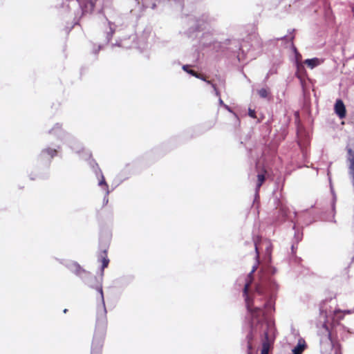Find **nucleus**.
Listing matches in <instances>:
<instances>
[{
  "label": "nucleus",
  "instance_id": "1",
  "mask_svg": "<svg viewBox=\"0 0 354 354\" xmlns=\"http://www.w3.org/2000/svg\"><path fill=\"white\" fill-rule=\"evenodd\" d=\"M249 282L243 288V297L248 310L246 319L252 330H257L260 324L266 319H272L270 315L274 310V303L279 290V285L272 279L263 280L255 287L253 292H249Z\"/></svg>",
  "mask_w": 354,
  "mask_h": 354
},
{
  "label": "nucleus",
  "instance_id": "2",
  "mask_svg": "<svg viewBox=\"0 0 354 354\" xmlns=\"http://www.w3.org/2000/svg\"><path fill=\"white\" fill-rule=\"evenodd\" d=\"M342 313V310L337 308L336 301L334 299L324 300L319 305V315L316 326L318 334L320 335V344L325 349L331 348V335L335 323H330L329 319L333 315Z\"/></svg>",
  "mask_w": 354,
  "mask_h": 354
},
{
  "label": "nucleus",
  "instance_id": "3",
  "mask_svg": "<svg viewBox=\"0 0 354 354\" xmlns=\"http://www.w3.org/2000/svg\"><path fill=\"white\" fill-rule=\"evenodd\" d=\"M68 269L76 275L81 277L84 279L85 283L92 288L95 289L100 295V304L97 305V325L98 327L102 326V329L96 330L94 336L97 334L100 336L103 332L105 334L104 326L106 321V309L104 303L102 285L98 281L95 277L91 276L90 273L86 272L76 262L68 261L66 264Z\"/></svg>",
  "mask_w": 354,
  "mask_h": 354
},
{
  "label": "nucleus",
  "instance_id": "4",
  "mask_svg": "<svg viewBox=\"0 0 354 354\" xmlns=\"http://www.w3.org/2000/svg\"><path fill=\"white\" fill-rule=\"evenodd\" d=\"M257 330H252L250 328V332L247 335L248 348H252L251 340L253 339L254 334L259 333L263 338L262 349L261 354H268L270 344L269 338L274 333V322L273 319H266L265 323H260Z\"/></svg>",
  "mask_w": 354,
  "mask_h": 354
},
{
  "label": "nucleus",
  "instance_id": "5",
  "mask_svg": "<svg viewBox=\"0 0 354 354\" xmlns=\"http://www.w3.org/2000/svg\"><path fill=\"white\" fill-rule=\"evenodd\" d=\"M214 21L215 18L209 16L208 14H203L196 19L189 17L188 25L190 28L186 32V34L189 37H192L195 32H200L209 27L210 28Z\"/></svg>",
  "mask_w": 354,
  "mask_h": 354
},
{
  "label": "nucleus",
  "instance_id": "6",
  "mask_svg": "<svg viewBox=\"0 0 354 354\" xmlns=\"http://www.w3.org/2000/svg\"><path fill=\"white\" fill-rule=\"evenodd\" d=\"M50 133L57 136L66 143L73 151L79 153L82 149L81 144L72 136L64 132L59 124H57L50 131Z\"/></svg>",
  "mask_w": 354,
  "mask_h": 354
},
{
  "label": "nucleus",
  "instance_id": "7",
  "mask_svg": "<svg viewBox=\"0 0 354 354\" xmlns=\"http://www.w3.org/2000/svg\"><path fill=\"white\" fill-rule=\"evenodd\" d=\"M90 164L92 166L93 171L95 173L96 176H100L101 177V179L99 180L98 185L100 186H104V187L106 189V196L104 197L103 203H104V205H106L109 202L108 195L109 194V191L108 189V185L106 183L104 177L102 173V171L98 167L97 164L94 162V161L91 162Z\"/></svg>",
  "mask_w": 354,
  "mask_h": 354
},
{
  "label": "nucleus",
  "instance_id": "8",
  "mask_svg": "<svg viewBox=\"0 0 354 354\" xmlns=\"http://www.w3.org/2000/svg\"><path fill=\"white\" fill-rule=\"evenodd\" d=\"M104 339V333L98 336L97 334L93 337V340L91 346V354H100Z\"/></svg>",
  "mask_w": 354,
  "mask_h": 354
},
{
  "label": "nucleus",
  "instance_id": "9",
  "mask_svg": "<svg viewBox=\"0 0 354 354\" xmlns=\"http://www.w3.org/2000/svg\"><path fill=\"white\" fill-rule=\"evenodd\" d=\"M77 3L82 9V14L91 12L95 7V3L91 0H80Z\"/></svg>",
  "mask_w": 354,
  "mask_h": 354
},
{
  "label": "nucleus",
  "instance_id": "10",
  "mask_svg": "<svg viewBox=\"0 0 354 354\" xmlns=\"http://www.w3.org/2000/svg\"><path fill=\"white\" fill-rule=\"evenodd\" d=\"M214 39L212 33L208 31L203 33L201 37L200 44L203 46L206 47L210 46L212 43H214Z\"/></svg>",
  "mask_w": 354,
  "mask_h": 354
},
{
  "label": "nucleus",
  "instance_id": "11",
  "mask_svg": "<svg viewBox=\"0 0 354 354\" xmlns=\"http://www.w3.org/2000/svg\"><path fill=\"white\" fill-rule=\"evenodd\" d=\"M306 347L305 339L301 337L299 339L297 344L292 349V354H302Z\"/></svg>",
  "mask_w": 354,
  "mask_h": 354
},
{
  "label": "nucleus",
  "instance_id": "12",
  "mask_svg": "<svg viewBox=\"0 0 354 354\" xmlns=\"http://www.w3.org/2000/svg\"><path fill=\"white\" fill-rule=\"evenodd\" d=\"M335 111L337 115L343 118L346 115V109L343 102L341 100H337L335 104Z\"/></svg>",
  "mask_w": 354,
  "mask_h": 354
},
{
  "label": "nucleus",
  "instance_id": "13",
  "mask_svg": "<svg viewBox=\"0 0 354 354\" xmlns=\"http://www.w3.org/2000/svg\"><path fill=\"white\" fill-rule=\"evenodd\" d=\"M279 221L282 222L287 219H291L290 216L288 215L289 214H290V210L286 205H281L280 206L279 209Z\"/></svg>",
  "mask_w": 354,
  "mask_h": 354
},
{
  "label": "nucleus",
  "instance_id": "14",
  "mask_svg": "<svg viewBox=\"0 0 354 354\" xmlns=\"http://www.w3.org/2000/svg\"><path fill=\"white\" fill-rule=\"evenodd\" d=\"M57 155V149L46 148L41 151L40 157L41 159L50 160L52 158Z\"/></svg>",
  "mask_w": 354,
  "mask_h": 354
},
{
  "label": "nucleus",
  "instance_id": "15",
  "mask_svg": "<svg viewBox=\"0 0 354 354\" xmlns=\"http://www.w3.org/2000/svg\"><path fill=\"white\" fill-rule=\"evenodd\" d=\"M277 272V270L276 268L269 266L266 268V270L264 273L262 274V276L261 277V282H262L263 280H268L269 279H272L275 281V279L272 277V276Z\"/></svg>",
  "mask_w": 354,
  "mask_h": 354
},
{
  "label": "nucleus",
  "instance_id": "16",
  "mask_svg": "<svg viewBox=\"0 0 354 354\" xmlns=\"http://www.w3.org/2000/svg\"><path fill=\"white\" fill-rule=\"evenodd\" d=\"M293 31H294V30L290 31V33L292 34V32H293ZM293 39H294V35H291L289 37H288L287 35H285L283 37L277 39V40L286 41L288 43L287 46L289 44L292 47L294 53L296 54V55H299V53H298L296 47L293 45Z\"/></svg>",
  "mask_w": 354,
  "mask_h": 354
},
{
  "label": "nucleus",
  "instance_id": "17",
  "mask_svg": "<svg viewBox=\"0 0 354 354\" xmlns=\"http://www.w3.org/2000/svg\"><path fill=\"white\" fill-rule=\"evenodd\" d=\"M187 73H189V74H190V75H193V76H194V77H196V78L201 79V80H203V81L206 82L208 84H211V85H212V87H213V88H214V92H215L216 95L219 96V95H220V94H219V92H218V90L216 89V88L215 85H214V84H212L210 81H207V80H206L205 79V77H203L201 75H200V74H198V73H196V72H195L194 71H193V70L187 71Z\"/></svg>",
  "mask_w": 354,
  "mask_h": 354
},
{
  "label": "nucleus",
  "instance_id": "18",
  "mask_svg": "<svg viewBox=\"0 0 354 354\" xmlns=\"http://www.w3.org/2000/svg\"><path fill=\"white\" fill-rule=\"evenodd\" d=\"M304 63L311 69L319 66L322 63V60L317 57L312 59H307L304 61Z\"/></svg>",
  "mask_w": 354,
  "mask_h": 354
},
{
  "label": "nucleus",
  "instance_id": "19",
  "mask_svg": "<svg viewBox=\"0 0 354 354\" xmlns=\"http://www.w3.org/2000/svg\"><path fill=\"white\" fill-rule=\"evenodd\" d=\"M336 201H337V196L335 194V193L333 192V200H332V203H331L332 215L330 218H328L326 219V221L336 223V220L335 219V213H336V211H335Z\"/></svg>",
  "mask_w": 354,
  "mask_h": 354
},
{
  "label": "nucleus",
  "instance_id": "20",
  "mask_svg": "<svg viewBox=\"0 0 354 354\" xmlns=\"http://www.w3.org/2000/svg\"><path fill=\"white\" fill-rule=\"evenodd\" d=\"M99 259L102 261V273L104 272V269L106 268L109 263V259H108L107 254H106V250H104L100 254Z\"/></svg>",
  "mask_w": 354,
  "mask_h": 354
},
{
  "label": "nucleus",
  "instance_id": "21",
  "mask_svg": "<svg viewBox=\"0 0 354 354\" xmlns=\"http://www.w3.org/2000/svg\"><path fill=\"white\" fill-rule=\"evenodd\" d=\"M257 183L256 185V197L259 196V190L265 180V176L263 174H258L257 176Z\"/></svg>",
  "mask_w": 354,
  "mask_h": 354
},
{
  "label": "nucleus",
  "instance_id": "22",
  "mask_svg": "<svg viewBox=\"0 0 354 354\" xmlns=\"http://www.w3.org/2000/svg\"><path fill=\"white\" fill-rule=\"evenodd\" d=\"M258 94L261 98H268L270 94V91L268 88H262L258 90Z\"/></svg>",
  "mask_w": 354,
  "mask_h": 354
},
{
  "label": "nucleus",
  "instance_id": "23",
  "mask_svg": "<svg viewBox=\"0 0 354 354\" xmlns=\"http://www.w3.org/2000/svg\"><path fill=\"white\" fill-rule=\"evenodd\" d=\"M109 24L110 30L109 32H107V33H106L107 42H109L111 40V39L112 38V36L115 32V28L112 26V25L111 24L110 22H109Z\"/></svg>",
  "mask_w": 354,
  "mask_h": 354
},
{
  "label": "nucleus",
  "instance_id": "24",
  "mask_svg": "<svg viewBox=\"0 0 354 354\" xmlns=\"http://www.w3.org/2000/svg\"><path fill=\"white\" fill-rule=\"evenodd\" d=\"M243 47V46H242L241 48H239L240 52L237 55V59L239 62H243L245 59V55Z\"/></svg>",
  "mask_w": 354,
  "mask_h": 354
},
{
  "label": "nucleus",
  "instance_id": "25",
  "mask_svg": "<svg viewBox=\"0 0 354 354\" xmlns=\"http://www.w3.org/2000/svg\"><path fill=\"white\" fill-rule=\"evenodd\" d=\"M142 4L144 7L148 8L149 6L151 7L152 9H154L156 6V2L152 3L151 5L148 3V0H142Z\"/></svg>",
  "mask_w": 354,
  "mask_h": 354
},
{
  "label": "nucleus",
  "instance_id": "26",
  "mask_svg": "<svg viewBox=\"0 0 354 354\" xmlns=\"http://www.w3.org/2000/svg\"><path fill=\"white\" fill-rule=\"evenodd\" d=\"M302 233H300L299 231L295 230L294 239L297 243L299 242L302 239Z\"/></svg>",
  "mask_w": 354,
  "mask_h": 354
},
{
  "label": "nucleus",
  "instance_id": "27",
  "mask_svg": "<svg viewBox=\"0 0 354 354\" xmlns=\"http://www.w3.org/2000/svg\"><path fill=\"white\" fill-rule=\"evenodd\" d=\"M344 313H339L337 315H333L330 319L335 320L337 319L338 322L342 320L344 318Z\"/></svg>",
  "mask_w": 354,
  "mask_h": 354
},
{
  "label": "nucleus",
  "instance_id": "28",
  "mask_svg": "<svg viewBox=\"0 0 354 354\" xmlns=\"http://www.w3.org/2000/svg\"><path fill=\"white\" fill-rule=\"evenodd\" d=\"M257 266H258V263L253 266L251 272L247 276V278H249V277H250L252 276L253 272L257 270Z\"/></svg>",
  "mask_w": 354,
  "mask_h": 354
},
{
  "label": "nucleus",
  "instance_id": "29",
  "mask_svg": "<svg viewBox=\"0 0 354 354\" xmlns=\"http://www.w3.org/2000/svg\"><path fill=\"white\" fill-rule=\"evenodd\" d=\"M248 115H249L251 118H256V115H255V111H254V110H252V109H249Z\"/></svg>",
  "mask_w": 354,
  "mask_h": 354
},
{
  "label": "nucleus",
  "instance_id": "30",
  "mask_svg": "<svg viewBox=\"0 0 354 354\" xmlns=\"http://www.w3.org/2000/svg\"><path fill=\"white\" fill-rule=\"evenodd\" d=\"M271 248H272V245L270 243H268L267 246H266V252L269 255H270V253H271Z\"/></svg>",
  "mask_w": 354,
  "mask_h": 354
},
{
  "label": "nucleus",
  "instance_id": "31",
  "mask_svg": "<svg viewBox=\"0 0 354 354\" xmlns=\"http://www.w3.org/2000/svg\"><path fill=\"white\" fill-rule=\"evenodd\" d=\"M342 313H344V315H348V314H352V313H354V308L352 309V310H342Z\"/></svg>",
  "mask_w": 354,
  "mask_h": 354
},
{
  "label": "nucleus",
  "instance_id": "32",
  "mask_svg": "<svg viewBox=\"0 0 354 354\" xmlns=\"http://www.w3.org/2000/svg\"><path fill=\"white\" fill-rule=\"evenodd\" d=\"M254 248H255V252H256V259L258 260L259 254V251H258L257 243L256 241H254Z\"/></svg>",
  "mask_w": 354,
  "mask_h": 354
},
{
  "label": "nucleus",
  "instance_id": "33",
  "mask_svg": "<svg viewBox=\"0 0 354 354\" xmlns=\"http://www.w3.org/2000/svg\"><path fill=\"white\" fill-rule=\"evenodd\" d=\"M102 48V46L100 45L98 46L97 49H93V53L97 54L99 50Z\"/></svg>",
  "mask_w": 354,
  "mask_h": 354
},
{
  "label": "nucleus",
  "instance_id": "34",
  "mask_svg": "<svg viewBox=\"0 0 354 354\" xmlns=\"http://www.w3.org/2000/svg\"><path fill=\"white\" fill-rule=\"evenodd\" d=\"M183 71H186V72H187V71H189V66H188V65H184V66H183Z\"/></svg>",
  "mask_w": 354,
  "mask_h": 354
},
{
  "label": "nucleus",
  "instance_id": "35",
  "mask_svg": "<svg viewBox=\"0 0 354 354\" xmlns=\"http://www.w3.org/2000/svg\"><path fill=\"white\" fill-rule=\"evenodd\" d=\"M276 71H274L273 69H270L268 73V75H272L273 73H274Z\"/></svg>",
  "mask_w": 354,
  "mask_h": 354
},
{
  "label": "nucleus",
  "instance_id": "36",
  "mask_svg": "<svg viewBox=\"0 0 354 354\" xmlns=\"http://www.w3.org/2000/svg\"><path fill=\"white\" fill-rule=\"evenodd\" d=\"M223 106L230 112H232L231 109L226 104H223Z\"/></svg>",
  "mask_w": 354,
  "mask_h": 354
},
{
  "label": "nucleus",
  "instance_id": "37",
  "mask_svg": "<svg viewBox=\"0 0 354 354\" xmlns=\"http://www.w3.org/2000/svg\"><path fill=\"white\" fill-rule=\"evenodd\" d=\"M219 104H221V105H223V104H225L223 103V101L221 98H219Z\"/></svg>",
  "mask_w": 354,
  "mask_h": 354
},
{
  "label": "nucleus",
  "instance_id": "38",
  "mask_svg": "<svg viewBox=\"0 0 354 354\" xmlns=\"http://www.w3.org/2000/svg\"><path fill=\"white\" fill-rule=\"evenodd\" d=\"M91 154L90 153H88V158H91Z\"/></svg>",
  "mask_w": 354,
  "mask_h": 354
},
{
  "label": "nucleus",
  "instance_id": "39",
  "mask_svg": "<svg viewBox=\"0 0 354 354\" xmlns=\"http://www.w3.org/2000/svg\"><path fill=\"white\" fill-rule=\"evenodd\" d=\"M294 248H295V245H294V244H293V245H292V251H293V250H294Z\"/></svg>",
  "mask_w": 354,
  "mask_h": 354
},
{
  "label": "nucleus",
  "instance_id": "40",
  "mask_svg": "<svg viewBox=\"0 0 354 354\" xmlns=\"http://www.w3.org/2000/svg\"><path fill=\"white\" fill-rule=\"evenodd\" d=\"M337 326H340V327H342V328L344 327L343 326L340 325L339 324H337Z\"/></svg>",
  "mask_w": 354,
  "mask_h": 354
},
{
  "label": "nucleus",
  "instance_id": "41",
  "mask_svg": "<svg viewBox=\"0 0 354 354\" xmlns=\"http://www.w3.org/2000/svg\"><path fill=\"white\" fill-rule=\"evenodd\" d=\"M293 229L295 230V224L293 225Z\"/></svg>",
  "mask_w": 354,
  "mask_h": 354
},
{
  "label": "nucleus",
  "instance_id": "42",
  "mask_svg": "<svg viewBox=\"0 0 354 354\" xmlns=\"http://www.w3.org/2000/svg\"><path fill=\"white\" fill-rule=\"evenodd\" d=\"M66 311H67V309H65V310H64V313H66Z\"/></svg>",
  "mask_w": 354,
  "mask_h": 354
},
{
  "label": "nucleus",
  "instance_id": "43",
  "mask_svg": "<svg viewBox=\"0 0 354 354\" xmlns=\"http://www.w3.org/2000/svg\"><path fill=\"white\" fill-rule=\"evenodd\" d=\"M248 354H250V353H248Z\"/></svg>",
  "mask_w": 354,
  "mask_h": 354
}]
</instances>
